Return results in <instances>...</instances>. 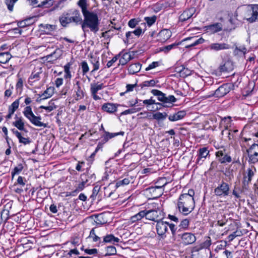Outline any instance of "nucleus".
I'll use <instances>...</instances> for the list:
<instances>
[{
    "instance_id": "37",
    "label": "nucleus",
    "mask_w": 258,
    "mask_h": 258,
    "mask_svg": "<svg viewBox=\"0 0 258 258\" xmlns=\"http://www.w3.org/2000/svg\"><path fill=\"white\" fill-rule=\"evenodd\" d=\"M53 89L51 87L48 88L42 94H38L39 97H42V99H46L51 97L53 94Z\"/></svg>"
},
{
    "instance_id": "31",
    "label": "nucleus",
    "mask_w": 258,
    "mask_h": 258,
    "mask_svg": "<svg viewBox=\"0 0 258 258\" xmlns=\"http://www.w3.org/2000/svg\"><path fill=\"white\" fill-rule=\"evenodd\" d=\"M233 70V66L232 63L229 61H227L219 67L220 72H229Z\"/></svg>"
},
{
    "instance_id": "24",
    "label": "nucleus",
    "mask_w": 258,
    "mask_h": 258,
    "mask_svg": "<svg viewBox=\"0 0 258 258\" xmlns=\"http://www.w3.org/2000/svg\"><path fill=\"white\" fill-rule=\"evenodd\" d=\"M118 105L115 104L111 103H104L102 106V109L104 111L107 112L112 113L117 110V106Z\"/></svg>"
},
{
    "instance_id": "36",
    "label": "nucleus",
    "mask_w": 258,
    "mask_h": 258,
    "mask_svg": "<svg viewBox=\"0 0 258 258\" xmlns=\"http://www.w3.org/2000/svg\"><path fill=\"white\" fill-rule=\"evenodd\" d=\"M231 118L230 116L222 118L221 125H223L225 130H229V127L231 126Z\"/></svg>"
},
{
    "instance_id": "11",
    "label": "nucleus",
    "mask_w": 258,
    "mask_h": 258,
    "mask_svg": "<svg viewBox=\"0 0 258 258\" xmlns=\"http://www.w3.org/2000/svg\"><path fill=\"white\" fill-rule=\"evenodd\" d=\"M104 86L103 83H91L90 85V92L92 98L95 100H100L101 98L100 96L97 95V93L99 90H101L104 88Z\"/></svg>"
},
{
    "instance_id": "14",
    "label": "nucleus",
    "mask_w": 258,
    "mask_h": 258,
    "mask_svg": "<svg viewBox=\"0 0 258 258\" xmlns=\"http://www.w3.org/2000/svg\"><path fill=\"white\" fill-rule=\"evenodd\" d=\"M81 182L78 184L76 188L72 191L71 195L75 196L78 194L79 191H82L84 189L85 185H87V175L85 174H82L80 176Z\"/></svg>"
},
{
    "instance_id": "1",
    "label": "nucleus",
    "mask_w": 258,
    "mask_h": 258,
    "mask_svg": "<svg viewBox=\"0 0 258 258\" xmlns=\"http://www.w3.org/2000/svg\"><path fill=\"white\" fill-rule=\"evenodd\" d=\"M77 5L81 10L84 19H82L80 11L75 9L69 12L71 22L76 25L81 24L82 29L85 33L90 30L94 33H96L99 30L100 25L98 14L88 10L89 5L87 0H79L77 2Z\"/></svg>"
},
{
    "instance_id": "4",
    "label": "nucleus",
    "mask_w": 258,
    "mask_h": 258,
    "mask_svg": "<svg viewBox=\"0 0 258 258\" xmlns=\"http://www.w3.org/2000/svg\"><path fill=\"white\" fill-rule=\"evenodd\" d=\"M255 172V168L252 169V168H248L247 169L246 173L243 174V177L242 181V187L241 188L239 189L241 193L248 190L249 188V184L250 183Z\"/></svg>"
},
{
    "instance_id": "8",
    "label": "nucleus",
    "mask_w": 258,
    "mask_h": 258,
    "mask_svg": "<svg viewBox=\"0 0 258 258\" xmlns=\"http://www.w3.org/2000/svg\"><path fill=\"white\" fill-rule=\"evenodd\" d=\"M233 87V85L231 84H224L215 91L213 96L217 98L223 97L228 93Z\"/></svg>"
},
{
    "instance_id": "17",
    "label": "nucleus",
    "mask_w": 258,
    "mask_h": 258,
    "mask_svg": "<svg viewBox=\"0 0 258 258\" xmlns=\"http://www.w3.org/2000/svg\"><path fill=\"white\" fill-rule=\"evenodd\" d=\"M195 12L196 9L194 8L186 9L179 16V20L184 22L188 20L195 14Z\"/></svg>"
},
{
    "instance_id": "57",
    "label": "nucleus",
    "mask_w": 258,
    "mask_h": 258,
    "mask_svg": "<svg viewBox=\"0 0 258 258\" xmlns=\"http://www.w3.org/2000/svg\"><path fill=\"white\" fill-rule=\"evenodd\" d=\"M83 75H85L89 70V68L86 61H83L81 62Z\"/></svg>"
},
{
    "instance_id": "62",
    "label": "nucleus",
    "mask_w": 258,
    "mask_h": 258,
    "mask_svg": "<svg viewBox=\"0 0 258 258\" xmlns=\"http://www.w3.org/2000/svg\"><path fill=\"white\" fill-rule=\"evenodd\" d=\"M92 63L93 64V71H97V70H98L99 69V62L98 59H96V58H94L92 60Z\"/></svg>"
},
{
    "instance_id": "56",
    "label": "nucleus",
    "mask_w": 258,
    "mask_h": 258,
    "mask_svg": "<svg viewBox=\"0 0 258 258\" xmlns=\"http://www.w3.org/2000/svg\"><path fill=\"white\" fill-rule=\"evenodd\" d=\"M140 110H141V108H132L124 110V111H123L121 113V115H126L128 114H132L134 113H136Z\"/></svg>"
},
{
    "instance_id": "51",
    "label": "nucleus",
    "mask_w": 258,
    "mask_h": 258,
    "mask_svg": "<svg viewBox=\"0 0 258 258\" xmlns=\"http://www.w3.org/2000/svg\"><path fill=\"white\" fill-rule=\"evenodd\" d=\"M23 169V166L21 164H19L18 166L15 167L11 172L12 178L14 177V176L16 174H19Z\"/></svg>"
},
{
    "instance_id": "3",
    "label": "nucleus",
    "mask_w": 258,
    "mask_h": 258,
    "mask_svg": "<svg viewBox=\"0 0 258 258\" xmlns=\"http://www.w3.org/2000/svg\"><path fill=\"white\" fill-rule=\"evenodd\" d=\"M24 116L29 120V121L33 125L39 126L46 127L47 124L41 121V117L40 116H36L33 113L32 108L30 106H27L23 112Z\"/></svg>"
},
{
    "instance_id": "22",
    "label": "nucleus",
    "mask_w": 258,
    "mask_h": 258,
    "mask_svg": "<svg viewBox=\"0 0 258 258\" xmlns=\"http://www.w3.org/2000/svg\"><path fill=\"white\" fill-rule=\"evenodd\" d=\"M145 210V218L146 219L151 221H158L159 217L158 211L155 210Z\"/></svg>"
},
{
    "instance_id": "58",
    "label": "nucleus",
    "mask_w": 258,
    "mask_h": 258,
    "mask_svg": "<svg viewBox=\"0 0 258 258\" xmlns=\"http://www.w3.org/2000/svg\"><path fill=\"white\" fill-rule=\"evenodd\" d=\"M17 1L15 0H6V4L9 11H13L14 5Z\"/></svg>"
},
{
    "instance_id": "18",
    "label": "nucleus",
    "mask_w": 258,
    "mask_h": 258,
    "mask_svg": "<svg viewBox=\"0 0 258 258\" xmlns=\"http://www.w3.org/2000/svg\"><path fill=\"white\" fill-rule=\"evenodd\" d=\"M11 131L18 139L20 143L26 145L31 143V140L29 137L25 138L23 137L22 134L15 128L12 129Z\"/></svg>"
},
{
    "instance_id": "44",
    "label": "nucleus",
    "mask_w": 258,
    "mask_h": 258,
    "mask_svg": "<svg viewBox=\"0 0 258 258\" xmlns=\"http://www.w3.org/2000/svg\"><path fill=\"white\" fill-rule=\"evenodd\" d=\"M125 37V39L123 40V41L125 44L132 43V41L135 39V36L131 31H128L126 33Z\"/></svg>"
},
{
    "instance_id": "46",
    "label": "nucleus",
    "mask_w": 258,
    "mask_h": 258,
    "mask_svg": "<svg viewBox=\"0 0 258 258\" xmlns=\"http://www.w3.org/2000/svg\"><path fill=\"white\" fill-rule=\"evenodd\" d=\"M64 252H67V253L66 254V255H65L67 258L72 257L73 254H75V255H79L80 254V252L76 247H75L73 249H71L69 251H66Z\"/></svg>"
},
{
    "instance_id": "47",
    "label": "nucleus",
    "mask_w": 258,
    "mask_h": 258,
    "mask_svg": "<svg viewBox=\"0 0 258 258\" xmlns=\"http://www.w3.org/2000/svg\"><path fill=\"white\" fill-rule=\"evenodd\" d=\"M32 20L31 18L25 19L23 21H19L18 22V26L20 28H24L26 26L30 25L32 23L30 21Z\"/></svg>"
},
{
    "instance_id": "41",
    "label": "nucleus",
    "mask_w": 258,
    "mask_h": 258,
    "mask_svg": "<svg viewBox=\"0 0 258 258\" xmlns=\"http://www.w3.org/2000/svg\"><path fill=\"white\" fill-rule=\"evenodd\" d=\"M167 116V113L166 112L161 113L157 112L153 114V118L158 121L164 120Z\"/></svg>"
},
{
    "instance_id": "21",
    "label": "nucleus",
    "mask_w": 258,
    "mask_h": 258,
    "mask_svg": "<svg viewBox=\"0 0 258 258\" xmlns=\"http://www.w3.org/2000/svg\"><path fill=\"white\" fill-rule=\"evenodd\" d=\"M74 89L75 93V99L76 101L80 100L84 97L85 93L81 87L79 81L76 82Z\"/></svg>"
},
{
    "instance_id": "6",
    "label": "nucleus",
    "mask_w": 258,
    "mask_h": 258,
    "mask_svg": "<svg viewBox=\"0 0 258 258\" xmlns=\"http://www.w3.org/2000/svg\"><path fill=\"white\" fill-rule=\"evenodd\" d=\"M216 158L221 164H226L232 161V158L224 147H221L215 153Z\"/></svg>"
},
{
    "instance_id": "26",
    "label": "nucleus",
    "mask_w": 258,
    "mask_h": 258,
    "mask_svg": "<svg viewBox=\"0 0 258 258\" xmlns=\"http://www.w3.org/2000/svg\"><path fill=\"white\" fill-rule=\"evenodd\" d=\"M192 40L193 42L191 44L186 46L185 48H189L191 47L195 46L200 44H202V43H204L205 41V40L202 37H201L199 39H197L196 36L186 38L185 39H184L183 40V41H187V40Z\"/></svg>"
},
{
    "instance_id": "16",
    "label": "nucleus",
    "mask_w": 258,
    "mask_h": 258,
    "mask_svg": "<svg viewBox=\"0 0 258 258\" xmlns=\"http://www.w3.org/2000/svg\"><path fill=\"white\" fill-rule=\"evenodd\" d=\"M168 227V223L162 221H157L156 228L157 233L159 236H163L167 232Z\"/></svg>"
},
{
    "instance_id": "30",
    "label": "nucleus",
    "mask_w": 258,
    "mask_h": 258,
    "mask_svg": "<svg viewBox=\"0 0 258 258\" xmlns=\"http://www.w3.org/2000/svg\"><path fill=\"white\" fill-rule=\"evenodd\" d=\"M151 93L154 96H157L159 101L162 102L163 104H165V100L166 99V95L165 93H163L161 91L156 89L152 90Z\"/></svg>"
},
{
    "instance_id": "43",
    "label": "nucleus",
    "mask_w": 258,
    "mask_h": 258,
    "mask_svg": "<svg viewBox=\"0 0 258 258\" xmlns=\"http://www.w3.org/2000/svg\"><path fill=\"white\" fill-rule=\"evenodd\" d=\"M211 240L210 237H208L207 239L201 244V247L200 249L202 248H209L210 245H211ZM200 248H197L195 250L196 251H198L199 250Z\"/></svg>"
},
{
    "instance_id": "64",
    "label": "nucleus",
    "mask_w": 258,
    "mask_h": 258,
    "mask_svg": "<svg viewBox=\"0 0 258 258\" xmlns=\"http://www.w3.org/2000/svg\"><path fill=\"white\" fill-rule=\"evenodd\" d=\"M176 101V99L173 95H169L168 96H166V99L165 100V103H172L173 102H175Z\"/></svg>"
},
{
    "instance_id": "39",
    "label": "nucleus",
    "mask_w": 258,
    "mask_h": 258,
    "mask_svg": "<svg viewBox=\"0 0 258 258\" xmlns=\"http://www.w3.org/2000/svg\"><path fill=\"white\" fill-rule=\"evenodd\" d=\"M217 218L218 219L217 225L220 226H224L228 221V219L227 218V215L226 214L219 215L217 216Z\"/></svg>"
},
{
    "instance_id": "40",
    "label": "nucleus",
    "mask_w": 258,
    "mask_h": 258,
    "mask_svg": "<svg viewBox=\"0 0 258 258\" xmlns=\"http://www.w3.org/2000/svg\"><path fill=\"white\" fill-rule=\"evenodd\" d=\"M132 58L131 55L129 53H124L119 59V64L122 66L125 65L132 59Z\"/></svg>"
},
{
    "instance_id": "61",
    "label": "nucleus",
    "mask_w": 258,
    "mask_h": 258,
    "mask_svg": "<svg viewBox=\"0 0 258 258\" xmlns=\"http://www.w3.org/2000/svg\"><path fill=\"white\" fill-rule=\"evenodd\" d=\"M160 65V62L159 61H154L152 62L151 64L149 65L148 67H147L145 69L146 71H148L150 70L154 69Z\"/></svg>"
},
{
    "instance_id": "27",
    "label": "nucleus",
    "mask_w": 258,
    "mask_h": 258,
    "mask_svg": "<svg viewBox=\"0 0 258 258\" xmlns=\"http://www.w3.org/2000/svg\"><path fill=\"white\" fill-rule=\"evenodd\" d=\"M70 14L69 13H63L61 16L59 17V21L63 27H67L68 25L71 22L70 19Z\"/></svg>"
},
{
    "instance_id": "12",
    "label": "nucleus",
    "mask_w": 258,
    "mask_h": 258,
    "mask_svg": "<svg viewBox=\"0 0 258 258\" xmlns=\"http://www.w3.org/2000/svg\"><path fill=\"white\" fill-rule=\"evenodd\" d=\"M182 243L184 245L192 244L196 241V237L193 233L185 232L181 235Z\"/></svg>"
},
{
    "instance_id": "29",
    "label": "nucleus",
    "mask_w": 258,
    "mask_h": 258,
    "mask_svg": "<svg viewBox=\"0 0 258 258\" xmlns=\"http://www.w3.org/2000/svg\"><path fill=\"white\" fill-rule=\"evenodd\" d=\"M206 29L212 33H216L222 30V25L220 23H216L206 27Z\"/></svg>"
},
{
    "instance_id": "55",
    "label": "nucleus",
    "mask_w": 258,
    "mask_h": 258,
    "mask_svg": "<svg viewBox=\"0 0 258 258\" xmlns=\"http://www.w3.org/2000/svg\"><path fill=\"white\" fill-rule=\"evenodd\" d=\"M189 221L188 219H184L181 221L179 226L180 228L186 229L189 226Z\"/></svg>"
},
{
    "instance_id": "32",
    "label": "nucleus",
    "mask_w": 258,
    "mask_h": 258,
    "mask_svg": "<svg viewBox=\"0 0 258 258\" xmlns=\"http://www.w3.org/2000/svg\"><path fill=\"white\" fill-rule=\"evenodd\" d=\"M141 24L144 27V28H142L141 26H139L135 30L131 31L135 36H136L138 38H139L142 34H144L146 29V23H142Z\"/></svg>"
},
{
    "instance_id": "7",
    "label": "nucleus",
    "mask_w": 258,
    "mask_h": 258,
    "mask_svg": "<svg viewBox=\"0 0 258 258\" xmlns=\"http://www.w3.org/2000/svg\"><path fill=\"white\" fill-rule=\"evenodd\" d=\"M248 157V162L251 163H256L258 162V144H252L246 150Z\"/></svg>"
},
{
    "instance_id": "38",
    "label": "nucleus",
    "mask_w": 258,
    "mask_h": 258,
    "mask_svg": "<svg viewBox=\"0 0 258 258\" xmlns=\"http://www.w3.org/2000/svg\"><path fill=\"white\" fill-rule=\"evenodd\" d=\"M12 57L11 54L9 52L0 53V63H6Z\"/></svg>"
},
{
    "instance_id": "19",
    "label": "nucleus",
    "mask_w": 258,
    "mask_h": 258,
    "mask_svg": "<svg viewBox=\"0 0 258 258\" xmlns=\"http://www.w3.org/2000/svg\"><path fill=\"white\" fill-rule=\"evenodd\" d=\"M171 36V32L168 29H163L158 34V40L164 42L169 39Z\"/></svg>"
},
{
    "instance_id": "2",
    "label": "nucleus",
    "mask_w": 258,
    "mask_h": 258,
    "mask_svg": "<svg viewBox=\"0 0 258 258\" xmlns=\"http://www.w3.org/2000/svg\"><path fill=\"white\" fill-rule=\"evenodd\" d=\"M177 208L180 213L187 216L195 208V200L189 197H185L180 195L178 199Z\"/></svg>"
},
{
    "instance_id": "50",
    "label": "nucleus",
    "mask_w": 258,
    "mask_h": 258,
    "mask_svg": "<svg viewBox=\"0 0 258 258\" xmlns=\"http://www.w3.org/2000/svg\"><path fill=\"white\" fill-rule=\"evenodd\" d=\"M140 21L139 19H132L128 22V26L131 28H135L139 25Z\"/></svg>"
},
{
    "instance_id": "48",
    "label": "nucleus",
    "mask_w": 258,
    "mask_h": 258,
    "mask_svg": "<svg viewBox=\"0 0 258 258\" xmlns=\"http://www.w3.org/2000/svg\"><path fill=\"white\" fill-rule=\"evenodd\" d=\"M157 82H158V81H155L153 79L151 80L150 81H146L143 82L142 84H141L140 86L141 88H143L144 87H153Z\"/></svg>"
},
{
    "instance_id": "53",
    "label": "nucleus",
    "mask_w": 258,
    "mask_h": 258,
    "mask_svg": "<svg viewBox=\"0 0 258 258\" xmlns=\"http://www.w3.org/2000/svg\"><path fill=\"white\" fill-rule=\"evenodd\" d=\"M131 182V180L129 178H125L122 180H119L116 182L115 186L116 188L124 185H127Z\"/></svg>"
},
{
    "instance_id": "25",
    "label": "nucleus",
    "mask_w": 258,
    "mask_h": 258,
    "mask_svg": "<svg viewBox=\"0 0 258 258\" xmlns=\"http://www.w3.org/2000/svg\"><path fill=\"white\" fill-rule=\"evenodd\" d=\"M176 72L179 73V76L183 78L189 76L191 74V71L187 68L181 66L180 67L176 68Z\"/></svg>"
},
{
    "instance_id": "54",
    "label": "nucleus",
    "mask_w": 258,
    "mask_h": 258,
    "mask_svg": "<svg viewBox=\"0 0 258 258\" xmlns=\"http://www.w3.org/2000/svg\"><path fill=\"white\" fill-rule=\"evenodd\" d=\"M95 230V228H93L91 229V230L90 232L89 237L92 238L93 241L96 242L100 240V238L97 235H96Z\"/></svg>"
},
{
    "instance_id": "49",
    "label": "nucleus",
    "mask_w": 258,
    "mask_h": 258,
    "mask_svg": "<svg viewBox=\"0 0 258 258\" xmlns=\"http://www.w3.org/2000/svg\"><path fill=\"white\" fill-rule=\"evenodd\" d=\"M87 175V185L91 184L94 181H95L96 179V176L95 174H89L88 171H87L86 173H85Z\"/></svg>"
},
{
    "instance_id": "42",
    "label": "nucleus",
    "mask_w": 258,
    "mask_h": 258,
    "mask_svg": "<svg viewBox=\"0 0 258 258\" xmlns=\"http://www.w3.org/2000/svg\"><path fill=\"white\" fill-rule=\"evenodd\" d=\"M106 253L104 256L114 255L116 254V249L114 246H109L106 248Z\"/></svg>"
},
{
    "instance_id": "10",
    "label": "nucleus",
    "mask_w": 258,
    "mask_h": 258,
    "mask_svg": "<svg viewBox=\"0 0 258 258\" xmlns=\"http://www.w3.org/2000/svg\"><path fill=\"white\" fill-rule=\"evenodd\" d=\"M245 19L249 23H253L258 20V5L253 6L247 11Z\"/></svg>"
},
{
    "instance_id": "35",
    "label": "nucleus",
    "mask_w": 258,
    "mask_h": 258,
    "mask_svg": "<svg viewBox=\"0 0 258 258\" xmlns=\"http://www.w3.org/2000/svg\"><path fill=\"white\" fill-rule=\"evenodd\" d=\"M141 68V64L140 63H135L131 64L128 68V72L130 74H135L139 72Z\"/></svg>"
},
{
    "instance_id": "34",
    "label": "nucleus",
    "mask_w": 258,
    "mask_h": 258,
    "mask_svg": "<svg viewBox=\"0 0 258 258\" xmlns=\"http://www.w3.org/2000/svg\"><path fill=\"white\" fill-rule=\"evenodd\" d=\"M120 240L118 238L115 237L113 234H107L104 236L103 242L115 243L119 242Z\"/></svg>"
},
{
    "instance_id": "23",
    "label": "nucleus",
    "mask_w": 258,
    "mask_h": 258,
    "mask_svg": "<svg viewBox=\"0 0 258 258\" xmlns=\"http://www.w3.org/2000/svg\"><path fill=\"white\" fill-rule=\"evenodd\" d=\"M186 115L185 111H179L173 114H170L168 116V119L171 121H175L182 119Z\"/></svg>"
},
{
    "instance_id": "63",
    "label": "nucleus",
    "mask_w": 258,
    "mask_h": 258,
    "mask_svg": "<svg viewBox=\"0 0 258 258\" xmlns=\"http://www.w3.org/2000/svg\"><path fill=\"white\" fill-rule=\"evenodd\" d=\"M13 89H14L13 86L10 85L9 88L7 89L5 92V97H10L12 94Z\"/></svg>"
},
{
    "instance_id": "15",
    "label": "nucleus",
    "mask_w": 258,
    "mask_h": 258,
    "mask_svg": "<svg viewBox=\"0 0 258 258\" xmlns=\"http://www.w3.org/2000/svg\"><path fill=\"white\" fill-rule=\"evenodd\" d=\"M31 6L37 5L36 7L48 8L52 5V0H27Z\"/></svg>"
},
{
    "instance_id": "59",
    "label": "nucleus",
    "mask_w": 258,
    "mask_h": 258,
    "mask_svg": "<svg viewBox=\"0 0 258 258\" xmlns=\"http://www.w3.org/2000/svg\"><path fill=\"white\" fill-rule=\"evenodd\" d=\"M70 242L74 247H76L80 245L81 240L79 237H75L71 238Z\"/></svg>"
},
{
    "instance_id": "28",
    "label": "nucleus",
    "mask_w": 258,
    "mask_h": 258,
    "mask_svg": "<svg viewBox=\"0 0 258 258\" xmlns=\"http://www.w3.org/2000/svg\"><path fill=\"white\" fill-rule=\"evenodd\" d=\"M124 135V132L121 131L118 133H110L108 132H105V134L103 136V140L104 143L107 142L109 139H112L116 136L118 135L123 136Z\"/></svg>"
},
{
    "instance_id": "33",
    "label": "nucleus",
    "mask_w": 258,
    "mask_h": 258,
    "mask_svg": "<svg viewBox=\"0 0 258 258\" xmlns=\"http://www.w3.org/2000/svg\"><path fill=\"white\" fill-rule=\"evenodd\" d=\"M145 210L141 211L136 215L132 216L130 218V221L132 223H135L145 217Z\"/></svg>"
},
{
    "instance_id": "52",
    "label": "nucleus",
    "mask_w": 258,
    "mask_h": 258,
    "mask_svg": "<svg viewBox=\"0 0 258 258\" xmlns=\"http://www.w3.org/2000/svg\"><path fill=\"white\" fill-rule=\"evenodd\" d=\"M180 43H181V42H179L178 43H174L171 44L170 45L163 47L161 50L163 51H164L165 53H168L170 50L176 47L178 45H179Z\"/></svg>"
},
{
    "instance_id": "13",
    "label": "nucleus",
    "mask_w": 258,
    "mask_h": 258,
    "mask_svg": "<svg viewBox=\"0 0 258 258\" xmlns=\"http://www.w3.org/2000/svg\"><path fill=\"white\" fill-rule=\"evenodd\" d=\"M209 155V151L208 150V148L203 147L200 148L198 151V158L196 161V163L199 165H202L204 161Z\"/></svg>"
},
{
    "instance_id": "45",
    "label": "nucleus",
    "mask_w": 258,
    "mask_h": 258,
    "mask_svg": "<svg viewBox=\"0 0 258 258\" xmlns=\"http://www.w3.org/2000/svg\"><path fill=\"white\" fill-rule=\"evenodd\" d=\"M156 19L157 17L155 15L152 17H146L144 18L145 21L149 27L151 26L155 23Z\"/></svg>"
},
{
    "instance_id": "20",
    "label": "nucleus",
    "mask_w": 258,
    "mask_h": 258,
    "mask_svg": "<svg viewBox=\"0 0 258 258\" xmlns=\"http://www.w3.org/2000/svg\"><path fill=\"white\" fill-rule=\"evenodd\" d=\"M15 119H16V120L13 122L12 124L17 127L19 130L27 133L28 131L25 127V123L23 121L22 117H19L17 115H16Z\"/></svg>"
},
{
    "instance_id": "60",
    "label": "nucleus",
    "mask_w": 258,
    "mask_h": 258,
    "mask_svg": "<svg viewBox=\"0 0 258 258\" xmlns=\"http://www.w3.org/2000/svg\"><path fill=\"white\" fill-rule=\"evenodd\" d=\"M120 55V53L116 55L115 56H114L111 60L108 61L107 63L106 66L107 68H110L112 66V64L116 61V60L118 59Z\"/></svg>"
},
{
    "instance_id": "9",
    "label": "nucleus",
    "mask_w": 258,
    "mask_h": 258,
    "mask_svg": "<svg viewBox=\"0 0 258 258\" xmlns=\"http://www.w3.org/2000/svg\"><path fill=\"white\" fill-rule=\"evenodd\" d=\"M207 48L212 51L217 52L227 50L231 48V45L227 43H212L208 46Z\"/></svg>"
},
{
    "instance_id": "5",
    "label": "nucleus",
    "mask_w": 258,
    "mask_h": 258,
    "mask_svg": "<svg viewBox=\"0 0 258 258\" xmlns=\"http://www.w3.org/2000/svg\"><path fill=\"white\" fill-rule=\"evenodd\" d=\"M215 195L220 198H225L229 195L230 186L228 183L222 181L214 189Z\"/></svg>"
}]
</instances>
